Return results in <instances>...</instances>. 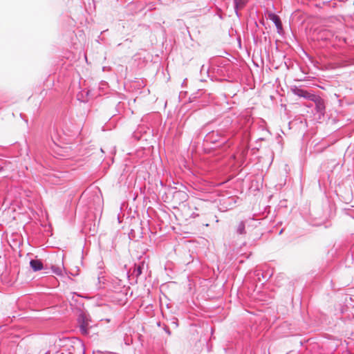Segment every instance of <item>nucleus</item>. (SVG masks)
I'll return each instance as SVG.
<instances>
[{
  "label": "nucleus",
  "mask_w": 354,
  "mask_h": 354,
  "mask_svg": "<svg viewBox=\"0 0 354 354\" xmlns=\"http://www.w3.org/2000/svg\"><path fill=\"white\" fill-rule=\"evenodd\" d=\"M187 200V194L182 190H176L171 193V203L174 206L180 205Z\"/></svg>",
  "instance_id": "nucleus-1"
},
{
  "label": "nucleus",
  "mask_w": 354,
  "mask_h": 354,
  "mask_svg": "<svg viewBox=\"0 0 354 354\" xmlns=\"http://www.w3.org/2000/svg\"><path fill=\"white\" fill-rule=\"evenodd\" d=\"M311 100L315 102L316 110L321 114H324L325 110V102L319 96L313 95Z\"/></svg>",
  "instance_id": "nucleus-2"
},
{
  "label": "nucleus",
  "mask_w": 354,
  "mask_h": 354,
  "mask_svg": "<svg viewBox=\"0 0 354 354\" xmlns=\"http://www.w3.org/2000/svg\"><path fill=\"white\" fill-rule=\"evenodd\" d=\"M268 17L274 23L277 28L278 29V32H279L282 30V24L280 18L274 13H269Z\"/></svg>",
  "instance_id": "nucleus-3"
},
{
  "label": "nucleus",
  "mask_w": 354,
  "mask_h": 354,
  "mask_svg": "<svg viewBox=\"0 0 354 354\" xmlns=\"http://www.w3.org/2000/svg\"><path fill=\"white\" fill-rule=\"evenodd\" d=\"M30 266L33 271L37 272L44 268L42 262L39 259H32L30 262Z\"/></svg>",
  "instance_id": "nucleus-4"
},
{
  "label": "nucleus",
  "mask_w": 354,
  "mask_h": 354,
  "mask_svg": "<svg viewBox=\"0 0 354 354\" xmlns=\"http://www.w3.org/2000/svg\"><path fill=\"white\" fill-rule=\"evenodd\" d=\"M296 94L298 96L304 97L308 98L310 100H311L312 97L314 95H311V94L308 93L306 91H304L302 89L297 90L296 92Z\"/></svg>",
  "instance_id": "nucleus-5"
},
{
  "label": "nucleus",
  "mask_w": 354,
  "mask_h": 354,
  "mask_svg": "<svg viewBox=\"0 0 354 354\" xmlns=\"http://www.w3.org/2000/svg\"><path fill=\"white\" fill-rule=\"evenodd\" d=\"M80 328L83 333H84V334L87 333L88 328V321L83 320L82 323L80 325Z\"/></svg>",
  "instance_id": "nucleus-6"
},
{
  "label": "nucleus",
  "mask_w": 354,
  "mask_h": 354,
  "mask_svg": "<svg viewBox=\"0 0 354 354\" xmlns=\"http://www.w3.org/2000/svg\"><path fill=\"white\" fill-rule=\"evenodd\" d=\"M247 0H235V7L236 9H241L245 5Z\"/></svg>",
  "instance_id": "nucleus-7"
},
{
  "label": "nucleus",
  "mask_w": 354,
  "mask_h": 354,
  "mask_svg": "<svg viewBox=\"0 0 354 354\" xmlns=\"http://www.w3.org/2000/svg\"><path fill=\"white\" fill-rule=\"evenodd\" d=\"M54 272H55V273H57V274H59V272H61V271H58V270H54Z\"/></svg>",
  "instance_id": "nucleus-8"
},
{
  "label": "nucleus",
  "mask_w": 354,
  "mask_h": 354,
  "mask_svg": "<svg viewBox=\"0 0 354 354\" xmlns=\"http://www.w3.org/2000/svg\"><path fill=\"white\" fill-rule=\"evenodd\" d=\"M243 230V227L242 229H241L240 234L243 233V231H242Z\"/></svg>",
  "instance_id": "nucleus-9"
},
{
  "label": "nucleus",
  "mask_w": 354,
  "mask_h": 354,
  "mask_svg": "<svg viewBox=\"0 0 354 354\" xmlns=\"http://www.w3.org/2000/svg\"><path fill=\"white\" fill-rule=\"evenodd\" d=\"M138 272H141L140 268H138Z\"/></svg>",
  "instance_id": "nucleus-10"
},
{
  "label": "nucleus",
  "mask_w": 354,
  "mask_h": 354,
  "mask_svg": "<svg viewBox=\"0 0 354 354\" xmlns=\"http://www.w3.org/2000/svg\"><path fill=\"white\" fill-rule=\"evenodd\" d=\"M138 272H141L140 268H138Z\"/></svg>",
  "instance_id": "nucleus-11"
},
{
  "label": "nucleus",
  "mask_w": 354,
  "mask_h": 354,
  "mask_svg": "<svg viewBox=\"0 0 354 354\" xmlns=\"http://www.w3.org/2000/svg\"><path fill=\"white\" fill-rule=\"evenodd\" d=\"M138 272H141L140 268H138Z\"/></svg>",
  "instance_id": "nucleus-12"
},
{
  "label": "nucleus",
  "mask_w": 354,
  "mask_h": 354,
  "mask_svg": "<svg viewBox=\"0 0 354 354\" xmlns=\"http://www.w3.org/2000/svg\"><path fill=\"white\" fill-rule=\"evenodd\" d=\"M45 354H49V352L46 353Z\"/></svg>",
  "instance_id": "nucleus-13"
}]
</instances>
